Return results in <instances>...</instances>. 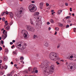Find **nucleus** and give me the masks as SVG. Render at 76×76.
Returning <instances> with one entry per match:
<instances>
[{"label":"nucleus","mask_w":76,"mask_h":76,"mask_svg":"<svg viewBox=\"0 0 76 76\" xmlns=\"http://www.w3.org/2000/svg\"><path fill=\"white\" fill-rule=\"evenodd\" d=\"M39 67L42 68L45 72L44 73L45 75H47V73L52 74L55 69V66L54 65H51L50 66V69L49 70L48 63L46 62H43L39 66Z\"/></svg>","instance_id":"obj_1"},{"label":"nucleus","mask_w":76,"mask_h":76,"mask_svg":"<svg viewBox=\"0 0 76 76\" xmlns=\"http://www.w3.org/2000/svg\"><path fill=\"white\" fill-rule=\"evenodd\" d=\"M49 57L53 61L55 60H60V58L58 57V54L56 52H52L49 55Z\"/></svg>","instance_id":"obj_2"},{"label":"nucleus","mask_w":76,"mask_h":76,"mask_svg":"<svg viewBox=\"0 0 76 76\" xmlns=\"http://www.w3.org/2000/svg\"><path fill=\"white\" fill-rule=\"evenodd\" d=\"M35 9V7L34 6V5L33 4H31L28 6V9L31 12H33V10Z\"/></svg>","instance_id":"obj_3"},{"label":"nucleus","mask_w":76,"mask_h":76,"mask_svg":"<svg viewBox=\"0 0 76 76\" xmlns=\"http://www.w3.org/2000/svg\"><path fill=\"white\" fill-rule=\"evenodd\" d=\"M27 29L28 31H30L32 32H35V28L31 26H28Z\"/></svg>","instance_id":"obj_4"},{"label":"nucleus","mask_w":76,"mask_h":76,"mask_svg":"<svg viewBox=\"0 0 76 76\" xmlns=\"http://www.w3.org/2000/svg\"><path fill=\"white\" fill-rule=\"evenodd\" d=\"M69 69H70L71 70H72V71H74L76 69V66L74 64H73L72 63H71L69 64Z\"/></svg>","instance_id":"obj_5"},{"label":"nucleus","mask_w":76,"mask_h":76,"mask_svg":"<svg viewBox=\"0 0 76 76\" xmlns=\"http://www.w3.org/2000/svg\"><path fill=\"white\" fill-rule=\"evenodd\" d=\"M39 12H36L34 13V18H38V15H39Z\"/></svg>","instance_id":"obj_6"},{"label":"nucleus","mask_w":76,"mask_h":76,"mask_svg":"<svg viewBox=\"0 0 76 76\" xmlns=\"http://www.w3.org/2000/svg\"><path fill=\"white\" fill-rule=\"evenodd\" d=\"M4 35H2V38L3 39H6V38L7 37V33H6V34H4Z\"/></svg>","instance_id":"obj_7"},{"label":"nucleus","mask_w":76,"mask_h":76,"mask_svg":"<svg viewBox=\"0 0 76 76\" xmlns=\"http://www.w3.org/2000/svg\"><path fill=\"white\" fill-rule=\"evenodd\" d=\"M38 35H37L34 34L33 36V38L34 39H36L37 38H38Z\"/></svg>","instance_id":"obj_8"},{"label":"nucleus","mask_w":76,"mask_h":76,"mask_svg":"<svg viewBox=\"0 0 76 76\" xmlns=\"http://www.w3.org/2000/svg\"><path fill=\"white\" fill-rule=\"evenodd\" d=\"M35 24L36 25H42V23L41 22H35Z\"/></svg>","instance_id":"obj_9"},{"label":"nucleus","mask_w":76,"mask_h":76,"mask_svg":"<svg viewBox=\"0 0 76 76\" xmlns=\"http://www.w3.org/2000/svg\"><path fill=\"white\" fill-rule=\"evenodd\" d=\"M20 12H22V10H20V12H18L17 13H15L16 16H18L20 14Z\"/></svg>","instance_id":"obj_10"},{"label":"nucleus","mask_w":76,"mask_h":76,"mask_svg":"<svg viewBox=\"0 0 76 76\" xmlns=\"http://www.w3.org/2000/svg\"><path fill=\"white\" fill-rule=\"evenodd\" d=\"M44 3L43 2H41L40 3V9H42V7L43 6V5Z\"/></svg>","instance_id":"obj_11"},{"label":"nucleus","mask_w":76,"mask_h":76,"mask_svg":"<svg viewBox=\"0 0 76 76\" xmlns=\"http://www.w3.org/2000/svg\"><path fill=\"white\" fill-rule=\"evenodd\" d=\"M30 23L31 25H34V22H33V20L32 19L30 18Z\"/></svg>","instance_id":"obj_12"},{"label":"nucleus","mask_w":76,"mask_h":76,"mask_svg":"<svg viewBox=\"0 0 76 76\" xmlns=\"http://www.w3.org/2000/svg\"><path fill=\"white\" fill-rule=\"evenodd\" d=\"M76 56V55L75 54H73L72 55H71L69 57L71 59H72L73 58V57Z\"/></svg>","instance_id":"obj_13"},{"label":"nucleus","mask_w":76,"mask_h":76,"mask_svg":"<svg viewBox=\"0 0 76 76\" xmlns=\"http://www.w3.org/2000/svg\"><path fill=\"white\" fill-rule=\"evenodd\" d=\"M9 14L10 16V18H13V13L11 12H9Z\"/></svg>","instance_id":"obj_14"},{"label":"nucleus","mask_w":76,"mask_h":76,"mask_svg":"<svg viewBox=\"0 0 76 76\" xmlns=\"http://www.w3.org/2000/svg\"><path fill=\"white\" fill-rule=\"evenodd\" d=\"M20 47H21V44H20L18 45L17 46V48H18V49H20Z\"/></svg>","instance_id":"obj_15"},{"label":"nucleus","mask_w":76,"mask_h":76,"mask_svg":"<svg viewBox=\"0 0 76 76\" xmlns=\"http://www.w3.org/2000/svg\"><path fill=\"white\" fill-rule=\"evenodd\" d=\"M62 12V10H58V15H60V14H61V13Z\"/></svg>","instance_id":"obj_16"},{"label":"nucleus","mask_w":76,"mask_h":76,"mask_svg":"<svg viewBox=\"0 0 76 76\" xmlns=\"http://www.w3.org/2000/svg\"><path fill=\"white\" fill-rule=\"evenodd\" d=\"M58 26H60L61 27H62L63 26V24L61 23H59L58 24Z\"/></svg>","instance_id":"obj_17"},{"label":"nucleus","mask_w":76,"mask_h":76,"mask_svg":"<svg viewBox=\"0 0 76 76\" xmlns=\"http://www.w3.org/2000/svg\"><path fill=\"white\" fill-rule=\"evenodd\" d=\"M70 64H69V63H68L67 62H66V66H68L67 67V68L68 69H69V67L70 66H69V65Z\"/></svg>","instance_id":"obj_18"},{"label":"nucleus","mask_w":76,"mask_h":76,"mask_svg":"<svg viewBox=\"0 0 76 76\" xmlns=\"http://www.w3.org/2000/svg\"><path fill=\"white\" fill-rule=\"evenodd\" d=\"M26 48V46L24 45L22 48H21V50H24L25 48Z\"/></svg>","instance_id":"obj_19"},{"label":"nucleus","mask_w":76,"mask_h":76,"mask_svg":"<svg viewBox=\"0 0 76 76\" xmlns=\"http://www.w3.org/2000/svg\"><path fill=\"white\" fill-rule=\"evenodd\" d=\"M32 69L31 67H29L28 69V70H29V72H31V71Z\"/></svg>","instance_id":"obj_20"},{"label":"nucleus","mask_w":76,"mask_h":76,"mask_svg":"<svg viewBox=\"0 0 76 76\" xmlns=\"http://www.w3.org/2000/svg\"><path fill=\"white\" fill-rule=\"evenodd\" d=\"M49 45V44H48V43H46L45 44V46L46 47H48V46Z\"/></svg>","instance_id":"obj_21"},{"label":"nucleus","mask_w":76,"mask_h":76,"mask_svg":"<svg viewBox=\"0 0 76 76\" xmlns=\"http://www.w3.org/2000/svg\"><path fill=\"white\" fill-rule=\"evenodd\" d=\"M24 73L25 74H27V73H28V70H26L24 72Z\"/></svg>","instance_id":"obj_22"},{"label":"nucleus","mask_w":76,"mask_h":76,"mask_svg":"<svg viewBox=\"0 0 76 76\" xmlns=\"http://www.w3.org/2000/svg\"><path fill=\"white\" fill-rule=\"evenodd\" d=\"M9 26H7L6 28L5 29L7 30H9Z\"/></svg>","instance_id":"obj_23"},{"label":"nucleus","mask_w":76,"mask_h":76,"mask_svg":"<svg viewBox=\"0 0 76 76\" xmlns=\"http://www.w3.org/2000/svg\"><path fill=\"white\" fill-rule=\"evenodd\" d=\"M59 30V28L58 27H56L55 28V31H58Z\"/></svg>","instance_id":"obj_24"},{"label":"nucleus","mask_w":76,"mask_h":76,"mask_svg":"<svg viewBox=\"0 0 76 76\" xmlns=\"http://www.w3.org/2000/svg\"><path fill=\"white\" fill-rule=\"evenodd\" d=\"M50 21L52 23H54V20H53L52 19H51Z\"/></svg>","instance_id":"obj_25"},{"label":"nucleus","mask_w":76,"mask_h":76,"mask_svg":"<svg viewBox=\"0 0 76 76\" xmlns=\"http://www.w3.org/2000/svg\"><path fill=\"white\" fill-rule=\"evenodd\" d=\"M67 59H69V60H71V61H72V60H73V59H71L70 58V57H68L67 58Z\"/></svg>","instance_id":"obj_26"},{"label":"nucleus","mask_w":76,"mask_h":76,"mask_svg":"<svg viewBox=\"0 0 76 76\" xmlns=\"http://www.w3.org/2000/svg\"><path fill=\"white\" fill-rule=\"evenodd\" d=\"M37 69V68H36V67H34V68H33V70H34V71H35V70H36Z\"/></svg>","instance_id":"obj_27"},{"label":"nucleus","mask_w":76,"mask_h":76,"mask_svg":"<svg viewBox=\"0 0 76 76\" xmlns=\"http://www.w3.org/2000/svg\"><path fill=\"white\" fill-rule=\"evenodd\" d=\"M24 35H25L24 37L25 38H26V37H27V34L25 33H24Z\"/></svg>","instance_id":"obj_28"},{"label":"nucleus","mask_w":76,"mask_h":76,"mask_svg":"<svg viewBox=\"0 0 76 76\" xmlns=\"http://www.w3.org/2000/svg\"><path fill=\"white\" fill-rule=\"evenodd\" d=\"M73 31L74 32H76V28H74L73 29Z\"/></svg>","instance_id":"obj_29"},{"label":"nucleus","mask_w":76,"mask_h":76,"mask_svg":"<svg viewBox=\"0 0 76 76\" xmlns=\"http://www.w3.org/2000/svg\"><path fill=\"white\" fill-rule=\"evenodd\" d=\"M70 18V17L69 16H67L66 17V19H69Z\"/></svg>","instance_id":"obj_30"},{"label":"nucleus","mask_w":76,"mask_h":76,"mask_svg":"<svg viewBox=\"0 0 76 76\" xmlns=\"http://www.w3.org/2000/svg\"><path fill=\"white\" fill-rule=\"evenodd\" d=\"M6 60H7V58H6V57L4 58V61H6Z\"/></svg>","instance_id":"obj_31"},{"label":"nucleus","mask_w":76,"mask_h":76,"mask_svg":"<svg viewBox=\"0 0 76 76\" xmlns=\"http://www.w3.org/2000/svg\"><path fill=\"white\" fill-rule=\"evenodd\" d=\"M2 20L4 21H5V18H4V17H3L2 18Z\"/></svg>","instance_id":"obj_32"},{"label":"nucleus","mask_w":76,"mask_h":76,"mask_svg":"<svg viewBox=\"0 0 76 76\" xmlns=\"http://www.w3.org/2000/svg\"><path fill=\"white\" fill-rule=\"evenodd\" d=\"M69 28V25L67 24L66 26V28Z\"/></svg>","instance_id":"obj_33"},{"label":"nucleus","mask_w":76,"mask_h":76,"mask_svg":"<svg viewBox=\"0 0 76 76\" xmlns=\"http://www.w3.org/2000/svg\"><path fill=\"white\" fill-rule=\"evenodd\" d=\"M35 72V73H38V70H37V69L36 70H35V71H34Z\"/></svg>","instance_id":"obj_34"},{"label":"nucleus","mask_w":76,"mask_h":76,"mask_svg":"<svg viewBox=\"0 0 76 76\" xmlns=\"http://www.w3.org/2000/svg\"><path fill=\"white\" fill-rule=\"evenodd\" d=\"M7 66H4V69H7Z\"/></svg>","instance_id":"obj_35"},{"label":"nucleus","mask_w":76,"mask_h":76,"mask_svg":"<svg viewBox=\"0 0 76 76\" xmlns=\"http://www.w3.org/2000/svg\"><path fill=\"white\" fill-rule=\"evenodd\" d=\"M14 73H15V71H13L11 72V74H13Z\"/></svg>","instance_id":"obj_36"},{"label":"nucleus","mask_w":76,"mask_h":76,"mask_svg":"<svg viewBox=\"0 0 76 76\" xmlns=\"http://www.w3.org/2000/svg\"><path fill=\"white\" fill-rule=\"evenodd\" d=\"M8 49H6L5 50V51L6 52H8Z\"/></svg>","instance_id":"obj_37"},{"label":"nucleus","mask_w":76,"mask_h":76,"mask_svg":"<svg viewBox=\"0 0 76 76\" xmlns=\"http://www.w3.org/2000/svg\"><path fill=\"white\" fill-rule=\"evenodd\" d=\"M56 63L58 65V64H60V63H58V61H57Z\"/></svg>","instance_id":"obj_38"},{"label":"nucleus","mask_w":76,"mask_h":76,"mask_svg":"<svg viewBox=\"0 0 76 76\" xmlns=\"http://www.w3.org/2000/svg\"><path fill=\"white\" fill-rule=\"evenodd\" d=\"M13 54H16V52L15 51H13Z\"/></svg>","instance_id":"obj_39"},{"label":"nucleus","mask_w":76,"mask_h":76,"mask_svg":"<svg viewBox=\"0 0 76 76\" xmlns=\"http://www.w3.org/2000/svg\"><path fill=\"white\" fill-rule=\"evenodd\" d=\"M5 13L7 15H8V14H9V12H8L6 11L5 12Z\"/></svg>","instance_id":"obj_40"},{"label":"nucleus","mask_w":76,"mask_h":76,"mask_svg":"<svg viewBox=\"0 0 76 76\" xmlns=\"http://www.w3.org/2000/svg\"><path fill=\"white\" fill-rule=\"evenodd\" d=\"M47 24L48 25H50V23L49 22H47Z\"/></svg>","instance_id":"obj_41"},{"label":"nucleus","mask_w":76,"mask_h":76,"mask_svg":"<svg viewBox=\"0 0 76 76\" xmlns=\"http://www.w3.org/2000/svg\"><path fill=\"white\" fill-rule=\"evenodd\" d=\"M46 5L47 7H48V6H49V4H48V3H46Z\"/></svg>","instance_id":"obj_42"},{"label":"nucleus","mask_w":76,"mask_h":76,"mask_svg":"<svg viewBox=\"0 0 76 76\" xmlns=\"http://www.w3.org/2000/svg\"><path fill=\"white\" fill-rule=\"evenodd\" d=\"M13 47L15 48V45H13L12 47H11V48L13 49Z\"/></svg>","instance_id":"obj_43"},{"label":"nucleus","mask_w":76,"mask_h":76,"mask_svg":"<svg viewBox=\"0 0 76 76\" xmlns=\"http://www.w3.org/2000/svg\"><path fill=\"white\" fill-rule=\"evenodd\" d=\"M4 13H5V12H3L1 16H3V15H4Z\"/></svg>","instance_id":"obj_44"},{"label":"nucleus","mask_w":76,"mask_h":76,"mask_svg":"<svg viewBox=\"0 0 76 76\" xmlns=\"http://www.w3.org/2000/svg\"><path fill=\"white\" fill-rule=\"evenodd\" d=\"M1 43L2 44H3V40H1Z\"/></svg>","instance_id":"obj_45"},{"label":"nucleus","mask_w":76,"mask_h":76,"mask_svg":"<svg viewBox=\"0 0 76 76\" xmlns=\"http://www.w3.org/2000/svg\"><path fill=\"white\" fill-rule=\"evenodd\" d=\"M65 6H68V4L67 3H66L65 4Z\"/></svg>","instance_id":"obj_46"},{"label":"nucleus","mask_w":76,"mask_h":76,"mask_svg":"<svg viewBox=\"0 0 76 76\" xmlns=\"http://www.w3.org/2000/svg\"><path fill=\"white\" fill-rule=\"evenodd\" d=\"M23 57L22 56H21L20 57V60H22V59H23Z\"/></svg>","instance_id":"obj_47"},{"label":"nucleus","mask_w":76,"mask_h":76,"mask_svg":"<svg viewBox=\"0 0 76 76\" xmlns=\"http://www.w3.org/2000/svg\"><path fill=\"white\" fill-rule=\"evenodd\" d=\"M6 32V30H4L3 31L2 33L4 34V32Z\"/></svg>","instance_id":"obj_48"},{"label":"nucleus","mask_w":76,"mask_h":76,"mask_svg":"<svg viewBox=\"0 0 76 76\" xmlns=\"http://www.w3.org/2000/svg\"><path fill=\"white\" fill-rule=\"evenodd\" d=\"M67 22H68V23H70V22H71V21L70 20H68L67 21Z\"/></svg>","instance_id":"obj_49"},{"label":"nucleus","mask_w":76,"mask_h":76,"mask_svg":"<svg viewBox=\"0 0 76 76\" xmlns=\"http://www.w3.org/2000/svg\"><path fill=\"white\" fill-rule=\"evenodd\" d=\"M2 48H1V47H0V51H1V50H2Z\"/></svg>","instance_id":"obj_50"},{"label":"nucleus","mask_w":76,"mask_h":76,"mask_svg":"<svg viewBox=\"0 0 76 76\" xmlns=\"http://www.w3.org/2000/svg\"><path fill=\"white\" fill-rule=\"evenodd\" d=\"M13 43H12V42H10V45H13Z\"/></svg>","instance_id":"obj_51"},{"label":"nucleus","mask_w":76,"mask_h":76,"mask_svg":"<svg viewBox=\"0 0 76 76\" xmlns=\"http://www.w3.org/2000/svg\"><path fill=\"white\" fill-rule=\"evenodd\" d=\"M51 28L50 27H49L48 28V30L49 31H50L51 30Z\"/></svg>","instance_id":"obj_52"},{"label":"nucleus","mask_w":76,"mask_h":76,"mask_svg":"<svg viewBox=\"0 0 76 76\" xmlns=\"http://www.w3.org/2000/svg\"><path fill=\"white\" fill-rule=\"evenodd\" d=\"M18 66V65L17 64H14V66L15 67H16L17 66Z\"/></svg>","instance_id":"obj_53"},{"label":"nucleus","mask_w":76,"mask_h":76,"mask_svg":"<svg viewBox=\"0 0 76 76\" xmlns=\"http://www.w3.org/2000/svg\"><path fill=\"white\" fill-rule=\"evenodd\" d=\"M72 8H70V12H72Z\"/></svg>","instance_id":"obj_54"},{"label":"nucleus","mask_w":76,"mask_h":76,"mask_svg":"<svg viewBox=\"0 0 76 76\" xmlns=\"http://www.w3.org/2000/svg\"><path fill=\"white\" fill-rule=\"evenodd\" d=\"M54 10H51V12H52V13H53V12H54Z\"/></svg>","instance_id":"obj_55"},{"label":"nucleus","mask_w":76,"mask_h":76,"mask_svg":"<svg viewBox=\"0 0 76 76\" xmlns=\"http://www.w3.org/2000/svg\"><path fill=\"white\" fill-rule=\"evenodd\" d=\"M12 42H13L14 43L15 42V41L14 40H13L12 41Z\"/></svg>","instance_id":"obj_56"},{"label":"nucleus","mask_w":76,"mask_h":76,"mask_svg":"<svg viewBox=\"0 0 76 76\" xmlns=\"http://www.w3.org/2000/svg\"><path fill=\"white\" fill-rule=\"evenodd\" d=\"M57 32L56 31H55V32L54 34L55 35H57Z\"/></svg>","instance_id":"obj_57"},{"label":"nucleus","mask_w":76,"mask_h":76,"mask_svg":"<svg viewBox=\"0 0 76 76\" xmlns=\"http://www.w3.org/2000/svg\"><path fill=\"white\" fill-rule=\"evenodd\" d=\"M5 25H7H7H8V23H5Z\"/></svg>","instance_id":"obj_58"},{"label":"nucleus","mask_w":76,"mask_h":76,"mask_svg":"<svg viewBox=\"0 0 76 76\" xmlns=\"http://www.w3.org/2000/svg\"><path fill=\"white\" fill-rule=\"evenodd\" d=\"M11 64H13V62L12 61L11 62Z\"/></svg>","instance_id":"obj_59"},{"label":"nucleus","mask_w":76,"mask_h":76,"mask_svg":"<svg viewBox=\"0 0 76 76\" xmlns=\"http://www.w3.org/2000/svg\"><path fill=\"white\" fill-rule=\"evenodd\" d=\"M74 61H76V57L75 58V59L74 60Z\"/></svg>","instance_id":"obj_60"},{"label":"nucleus","mask_w":76,"mask_h":76,"mask_svg":"<svg viewBox=\"0 0 76 76\" xmlns=\"http://www.w3.org/2000/svg\"><path fill=\"white\" fill-rule=\"evenodd\" d=\"M5 23H7V21L6 20L5 21Z\"/></svg>","instance_id":"obj_61"},{"label":"nucleus","mask_w":76,"mask_h":76,"mask_svg":"<svg viewBox=\"0 0 76 76\" xmlns=\"http://www.w3.org/2000/svg\"><path fill=\"white\" fill-rule=\"evenodd\" d=\"M7 76H10V74H7Z\"/></svg>","instance_id":"obj_62"},{"label":"nucleus","mask_w":76,"mask_h":76,"mask_svg":"<svg viewBox=\"0 0 76 76\" xmlns=\"http://www.w3.org/2000/svg\"><path fill=\"white\" fill-rule=\"evenodd\" d=\"M60 47V45H58L57 46V48H58Z\"/></svg>","instance_id":"obj_63"},{"label":"nucleus","mask_w":76,"mask_h":76,"mask_svg":"<svg viewBox=\"0 0 76 76\" xmlns=\"http://www.w3.org/2000/svg\"><path fill=\"white\" fill-rule=\"evenodd\" d=\"M24 46H26L27 45H26V43H24Z\"/></svg>","instance_id":"obj_64"}]
</instances>
